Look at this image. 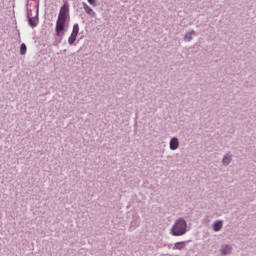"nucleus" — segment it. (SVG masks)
Returning <instances> with one entry per match:
<instances>
[{
  "mask_svg": "<svg viewBox=\"0 0 256 256\" xmlns=\"http://www.w3.org/2000/svg\"><path fill=\"white\" fill-rule=\"evenodd\" d=\"M69 4L66 2L63 4V6L60 8V12L58 14V19L56 21V38L53 45L54 47H58L59 44L63 41V37H65V23L69 21Z\"/></svg>",
  "mask_w": 256,
  "mask_h": 256,
  "instance_id": "obj_1",
  "label": "nucleus"
},
{
  "mask_svg": "<svg viewBox=\"0 0 256 256\" xmlns=\"http://www.w3.org/2000/svg\"><path fill=\"white\" fill-rule=\"evenodd\" d=\"M170 233L173 235V237H183V235L187 233V221H185L183 218H178L174 222Z\"/></svg>",
  "mask_w": 256,
  "mask_h": 256,
  "instance_id": "obj_2",
  "label": "nucleus"
},
{
  "mask_svg": "<svg viewBox=\"0 0 256 256\" xmlns=\"http://www.w3.org/2000/svg\"><path fill=\"white\" fill-rule=\"evenodd\" d=\"M28 25H30L32 29H35V27L39 25V11H37V14L35 17H29V14H28Z\"/></svg>",
  "mask_w": 256,
  "mask_h": 256,
  "instance_id": "obj_3",
  "label": "nucleus"
},
{
  "mask_svg": "<svg viewBox=\"0 0 256 256\" xmlns=\"http://www.w3.org/2000/svg\"><path fill=\"white\" fill-rule=\"evenodd\" d=\"M169 147L171 151H177V149H179V138L177 137L171 138Z\"/></svg>",
  "mask_w": 256,
  "mask_h": 256,
  "instance_id": "obj_4",
  "label": "nucleus"
},
{
  "mask_svg": "<svg viewBox=\"0 0 256 256\" xmlns=\"http://www.w3.org/2000/svg\"><path fill=\"white\" fill-rule=\"evenodd\" d=\"M82 5H83V9H84L85 13H87V15H90V17H95L97 15L95 13V11H93L92 8L89 7L87 2H82Z\"/></svg>",
  "mask_w": 256,
  "mask_h": 256,
  "instance_id": "obj_5",
  "label": "nucleus"
},
{
  "mask_svg": "<svg viewBox=\"0 0 256 256\" xmlns=\"http://www.w3.org/2000/svg\"><path fill=\"white\" fill-rule=\"evenodd\" d=\"M231 161H233V156L231 155V153H227L226 155L223 156L222 165L227 167V165L231 164Z\"/></svg>",
  "mask_w": 256,
  "mask_h": 256,
  "instance_id": "obj_6",
  "label": "nucleus"
},
{
  "mask_svg": "<svg viewBox=\"0 0 256 256\" xmlns=\"http://www.w3.org/2000/svg\"><path fill=\"white\" fill-rule=\"evenodd\" d=\"M221 229H223V221L216 220L213 224V231H215V233H219V231H221Z\"/></svg>",
  "mask_w": 256,
  "mask_h": 256,
  "instance_id": "obj_7",
  "label": "nucleus"
},
{
  "mask_svg": "<svg viewBox=\"0 0 256 256\" xmlns=\"http://www.w3.org/2000/svg\"><path fill=\"white\" fill-rule=\"evenodd\" d=\"M231 249V245L229 244L222 245L220 253L221 255H229V253H231Z\"/></svg>",
  "mask_w": 256,
  "mask_h": 256,
  "instance_id": "obj_8",
  "label": "nucleus"
},
{
  "mask_svg": "<svg viewBox=\"0 0 256 256\" xmlns=\"http://www.w3.org/2000/svg\"><path fill=\"white\" fill-rule=\"evenodd\" d=\"M186 245H187V242H185V241L176 242L174 244L173 249H177L178 251H182V249H185Z\"/></svg>",
  "mask_w": 256,
  "mask_h": 256,
  "instance_id": "obj_9",
  "label": "nucleus"
},
{
  "mask_svg": "<svg viewBox=\"0 0 256 256\" xmlns=\"http://www.w3.org/2000/svg\"><path fill=\"white\" fill-rule=\"evenodd\" d=\"M195 30H192L190 32H186L185 36H184V41H193V35H195Z\"/></svg>",
  "mask_w": 256,
  "mask_h": 256,
  "instance_id": "obj_10",
  "label": "nucleus"
},
{
  "mask_svg": "<svg viewBox=\"0 0 256 256\" xmlns=\"http://www.w3.org/2000/svg\"><path fill=\"white\" fill-rule=\"evenodd\" d=\"M140 223H141V220L139 219V217H137L131 222V229H135L139 227Z\"/></svg>",
  "mask_w": 256,
  "mask_h": 256,
  "instance_id": "obj_11",
  "label": "nucleus"
},
{
  "mask_svg": "<svg viewBox=\"0 0 256 256\" xmlns=\"http://www.w3.org/2000/svg\"><path fill=\"white\" fill-rule=\"evenodd\" d=\"M77 41V35L76 34H71L68 38V43L69 45H73Z\"/></svg>",
  "mask_w": 256,
  "mask_h": 256,
  "instance_id": "obj_12",
  "label": "nucleus"
},
{
  "mask_svg": "<svg viewBox=\"0 0 256 256\" xmlns=\"http://www.w3.org/2000/svg\"><path fill=\"white\" fill-rule=\"evenodd\" d=\"M72 35H79V24L78 23H76V24H74L73 25V29H72V33H71Z\"/></svg>",
  "mask_w": 256,
  "mask_h": 256,
  "instance_id": "obj_13",
  "label": "nucleus"
},
{
  "mask_svg": "<svg viewBox=\"0 0 256 256\" xmlns=\"http://www.w3.org/2000/svg\"><path fill=\"white\" fill-rule=\"evenodd\" d=\"M25 53H27V45H25V43H23L20 46V55H25Z\"/></svg>",
  "mask_w": 256,
  "mask_h": 256,
  "instance_id": "obj_14",
  "label": "nucleus"
},
{
  "mask_svg": "<svg viewBox=\"0 0 256 256\" xmlns=\"http://www.w3.org/2000/svg\"><path fill=\"white\" fill-rule=\"evenodd\" d=\"M89 5H91L92 7H97V0H87Z\"/></svg>",
  "mask_w": 256,
  "mask_h": 256,
  "instance_id": "obj_15",
  "label": "nucleus"
}]
</instances>
